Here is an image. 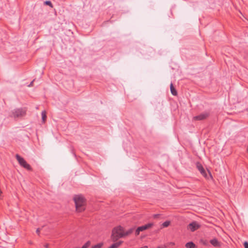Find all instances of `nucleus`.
Returning <instances> with one entry per match:
<instances>
[{"mask_svg": "<svg viewBox=\"0 0 248 248\" xmlns=\"http://www.w3.org/2000/svg\"><path fill=\"white\" fill-rule=\"evenodd\" d=\"M76 210L78 212L83 211L85 209V200L81 195H76L74 198Z\"/></svg>", "mask_w": 248, "mask_h": 248, "instance_id": "nucleus-1", "label": "nucleus"}, {"mask_svg": "<svg viewBox=\"0 0 248 248\" xmlns=\"http://www.w3.org/2000/svg\"><path fill=\"white\" fill-rule=\"evenodd\" d=\"M124 237V228L118 226L114 228L112 231L111 238L113 242H115L119 238Z\"/></svg>", "mask_w": 248, "mask_h": 248, "instance_id": "nucleus-2", "label": "nucleus"}, {"mask_svg": "<svg viewBox=\"0 0 248 248\" xmlns=\"http://www.w3.org/2000/svg\"><path fill=\"white\" fill-rule=\"evenodd\" d=\"M26 110L23 108H17L13 109L11 114V117L15 118L24 116L26 114Z\"/></svg>", "mask_w": 248, "mask_h": 248, "instance_id": "nucleus-3", "label": "nucleus"}, {"mask_svg": "<svg viewBox=\"0 0 248 248\" xmlns=\"http://www.w3.org/2000/svg\"><path fill=\"white\" fill-rule=\"evenodd\" d=\"M16 157L18 161L19 164L24 167V168L30 170L31 169V167L30 165L27 163L25 160L22 157H21L19 155L16 154Z\"/></svg>", "mask_w": 248, "mask_h": 248, "instance_id": "nucleus-4", "label": "nucleus"}, {"mask_svg": "<svg viewBox=\"0 0 248 248\" xmlns=\"http://www.w3.org/2000/svg\"><path fill=\"white\" fill-rule=\"evenodd\" d=\"M153 226V223H150L145 225L139 227L135 231L136 235H138L140 232H142L145 230H147Z\"/></svg>", "mask_w": 248, "mask_h": 248, "instance_id": "nucleus-5", "label": "nucleus"}, {"mask_svg": "<svg viewBox=\"0 0 248 248\" xmlns=\"http://www.w3.org/2000/svg\"><path fill=\"white\" fill-rule=\"evenodd\" d=\"M209 115V112L205 111L193 117V121H202L207 118Z\"/></svg>", "mask_w": 248, "mask_h": 248, "instance_id": "nucleus-6", "label": "nucleus"}, {"mask_svg": "<svg viewBox=\"0 0 248 248\" xmlns=\"http://www.w3.org/2000/svg\"><path fill=\"white\" fill-rule=\"evenodd\" d=\"M199 227L200 225L197 222L193 221L188 225V229H189L191 231L194 232L199 229Z\"/></svg>", "mask_w": 248, "mask_h": 248, "instance_id": "nucleus-7", "label": "nucleus"}, {"mask_svg": "<svg viewBox=\"0 0 248 248\" xmlns=\"http://www.w3.org/2000/svg\"><path fill=\"white\" fill-rule=\"evenodd\" d=\"M197 167L201 173L204 177H206V173L203 167L200 164L198 163L197 165Z\"/></svg>", "mask_w": 248, "mask_h": 248, "instance_id": "nucleus-8", "label": "nucleus"}, {"mask_svg": "<svg viewBox=\"0 0 248 248\" xmlns=\"http://www.w3.org/2000/svg\"><path fill=\"white\" fill-rule=\"evenodd\" d=\"M210 243L214 247H220V243L218 241L216 238H214L210 241Z\"/></svg>", "mask_w": 248, "mask_h": 248, "instance_id": "nucleus-9", "label": "nucleus"}, {"mask_svg": "<svg viewBox=\"0 0 248 248\" xmlns=\"http://www.w3.org/2000/svg\"><path fill=\"white\" fill-rule=\"evenodd\" d=\"M133 231L134 228H130L127 231H124V237L131 234L133 232Z\"/></svg>", "mask_w": 248, "mask_h": 248, "instance_id": "nucleus-10", "label": "nucleus"}, {"mask_svg": "<svg viewBox=\"0 0 248 248\" xmlns=\"http://www.w3.org/2000/svg\"><path fill=\"white\" fill-rule=\"evenodd\" d=\"M170 89L171 93V94L172 95H177V91L174 89V88L172 83H171V84L170 85Z\"/></svg>", "mask_w": 248, "mask_h": 248, "instance_id": "nucleus-11", "label": "nucleus"}, {"mask_svg": "<svg viewBox=\"0 0 248 248\" xmlns=\"http://www.w3.org/2000/svg\"><path fill=\"white\" fill-rule=\"evenodd\" d=\"M186 248H196V245L192 242H189L186 244Z\"/></svg>", "mask_w": 248, "mask_h": 248, "instance_id": "nucleus-12", "label": "nucleus"}, {"mask_svg": "<svg viewBox=\"0 0 248 248\" xmlns=\"http://www.w3.org/2000/svg\"><path fill=\"white\" fill-rule=\"evenodd\" d=\"M123 243V241H119L111 245L108 248H118Z\"/></svg>", "mask_w": 248, "mask_h": 248, "instance_id": "nucleus-13", "label": "nucleus"}, {"mask_svg": "<svg viewBox=\"0 0 248 248\" xmlns=\"http://www.w3.org/2000/svg\"><path fill=\"white\" fill-rule=\"evenodd\" d=\"M42 118L43 121H45L46 119V116L45 111L42 112Z\"/></svg>", "mask_w": 248, "mask_h": 248, "instance_id": "nucleus-14", "label": "nucleus"}, {"mask_svg": "<svg viewBox=\"0 0 248 248\" xmlns=\"http://www.w3.org/2000/svg\"><path fill=\"white\" fill-rule=\"evenodd\" d=\"M170 224V221H166L163 224L162 226L163 227H167Z\"/></svg>", "mask_w": 248, "mask_h": 248, "instance_id": "nucleus-15", "label": "nucleus"}, {"mask_svg": "<svg viewBox=\"0 0 248 248\" xmlns=\"http://www.w3.org/2000/svg\"><path fill=\"white\" fill-rule=\"evenodd\" d=\"M201 242L204 246L208 245V242L207 240L202 239L201 240Z\"/></svg>", "mask_w": 248, "mask_h": 248, "instance_id": "nucleus-16", "label": "nucleus"}, {"mask_svg": "<svg viewBox=\"0 0 248 248\" xmlns=\"http://www.w3.org/2000/svg\"><path fill=\"white\" fill-rule=\"evenodd\" d=\"M103 245L102 243H99L94 246H93L92 248H101Z\"/></svg>", "mask_w": 248, "mask_h": 248, "instance_id": "nucleus-17", "label": "nucleus"}, {"mask_svg": "<svg viewBox=\"0 0 248 248\" xmlns=\"http://www.w3.org/2000/svg\"><path fill=\"white\" fill-rule=\"evenodd\" d=\"M45 4L49 5L50 7H52V4L50 1L46 0L44 2Z\"/></svg>", "mask_w": 248, "mask_h": 248, "instance_id": "nucleus-18", "label": "nucleus"}, {"mask_svg": "<svg viewBox=\"0 0 248 248\" xmlns=\"http://www.w3.org/2000/svg\"><path fill=\"white\" fill-rule=\"evenodd\" d=\"M244 246L245 248H248V242L247 241H245L244 243Z\"/></svg>", "mask_w": 248, "mask_h": 248, "instance_id": "nucleus-19", "label": "nucleus"}, {"mask_svg": "<svg viewBox=\"0 0 248 248\" xmlns=\"http://www.w3.org/2000/svg\"><path fill=\"white\" fill-rule=\"evenodd\" d=\"M159 216V214H155V215H154L153 217H154V218H156L158 217Z\"/></svg>", "mask_w": 248, "mask_h": 248, "instance_id": "nucleus-20", "label": "nucleus"}, {"mask_svg": "<svg viewBox=\"0 0 248 248\" xmlns=\"http://www.w3.org/2000/svg\"><path fill=\"white\" fill-rule=\"evenodd\" d=\"M34 79L33 80H32L31 83L28 85V87H31L32 86V84H33V82H34Z\"/></svg>", "mask_w": 248, "mask_h": 248, "instance_id": "nucleus-21", "label": "nucleus"}, {"mask_svg": "<svg viewBox=\"0 0 248 248\" xmlns=\"http://www.w3.org/2000/svg\"><path fill=\"white\" fill-rule=\"evenodd\" d=\"M40 232V229L39 228H38L37 230H36V232L39 234Z\"/></svg>", "mask_w": 248, "mask_h": 248, "instance_id": "nucleus-22", "label": "nucleus"}, {"mask_svg": "<svg viewBox=\"0 0 248 248\" xmlns=\"http://www.w3.org/2000/svg\"><path fill=\"white\" fill-rule=\"evenodd\" d=\"M44 247L45 248H48V244H45Z\"/></svg>", "mask_w": 248, "mask_h": 248, "instance_id": "nucleus-23", "label": "nucleus"}, {"mask_svg": "<svg viewBox=\"0 0 248 248\" xmlns=\"http://www.w3.org/2000/svg\"><path fill=\"white\" fill-rule=\"evenodd\" d=\"M157 248H167L165 246H163L162 247H158Z\"/></svg>", "mask_w": 248, "mask_h": 248, "instance_id": "nucleus-24", "label": "nucleus"}, {"mask_svg": "<svg viewBox=\"0 0 248 248\" xmlns=\"http://www.w3.org/2000/svg\"><path fill=\"white\" fill-rule=\"evenodd\" d=\"M1 190L0 189V194L1 193Z\"/></svg>", "mask_w": 248, "mask_h": 248, "instance_id": "nucleus-25", "label": "nucleus"}]
</instances>
